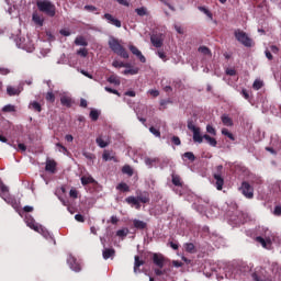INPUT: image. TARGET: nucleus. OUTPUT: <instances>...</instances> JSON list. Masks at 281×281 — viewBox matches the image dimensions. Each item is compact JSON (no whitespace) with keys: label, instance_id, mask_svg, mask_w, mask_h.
Returning <instances> with one entry per match:
<instances>
[{"label":"nucleus","instance_id":"35","mask_svg":"<svg viewBox=\"0 0 281 281\" xmlns=\"http://www.w3.org/2000/svg\"><path fill=\"white\" fill-rule=\"evenodd\" d=\"M183 159H188L189 161H195L196 160V156H194V153L192 151H187L182 155Z\"/></svg>","mask_w":281,"mask_h":281},{"label":"nucleus","instance_id":"63","mask_svg":"<svg viewBox=\"0 0 281 281\" xmlns=\"http://www.w3.org/2000/svg\"><path fill=\"white\" fill-rule=\"evenodd\" d=\"M0 74L1 76H8V74H10V69L0 67Z\"/></svg>","mask_w":281,"mask_h":281},{"label":"nucleus","instance_id":"64","mask_svg":"<svg viewBox=\"0 0 281 281\" xmlns=\"http://www.w3.org/2000/svg\"><path fill=\"white\" fill-rule=\"evenodd\" d=\"M154 271L156 276H164V273H166V271L161 270V268H156Z\"/></svg>","mask_w":281,"mask_h":281},{"label":"nucleus","instance_id":"9","mask_svg":"<svg viewBox=\"0 0 281 281\" xmlns=\"http://www.w3.org/2000/svg\"><path fill=\"white\" fill-rule=\"evenodd\" d=\"M150 42L154 45V47H162L164 46V37L161 36V34H153L150 36Z\"/></svg>","mask_w":281,"mask_h":281},{"label":"nucleus","instance_id":"47","mask_svg":"<svg viewBox=\"0 0 281 281\" xmlns=\"http://www.w3.org/2000/svg\"><path fill=\"white\" fill-rule=\"evenodd\" d=\"M149 133H151L153 135H155V137H161V132H159V130L155 128V127H149Z\"/></svg>","mask_w":281,"mask_h":281},{"label":"nucleus","instance_id":"57","mask_svg":"<svg viewBox=\"0 0 281 281\" xmlns=\"http://www.w3.org/2000/svg\"><path fill=\"white\" fill-rule=\"evenodd\" d=\"M123 66H124V61L114 60V61L112 63V67H115L116 69H117V68H121V67H123Z\"/></svg>","mask_w":281,"mask_h":281},{"label":"nucleus","instance_id":"59","mask_svg":"<svg viewBox=\"0 0 281 281\" xmlns=\"http://www.w3.org/2000/svg\"><path fill=\"white\" fill-rule=\"evenodd\" d=\"M257 243H260V245H262V247H267V241L265 240V238L258 236L256 237Z\"/></svg>","mask_w":281,"mask_h":281},{"label":"nucleus","instance_id":"1","mask_svg":"<svg viewBox=\"0 0 281 281\" xmlns=\"http://www.w3.org/2000/svg\"><path fill=\"white\" fill-rule=\"evenodd\" d=\"M108 45L110 49H112V52L117 56H120L121 58H125V59L128 58V52L126 50V48H124V46H122L119 38L111 36L109 38Z\"/></svg>","mask_w":281,"mask_h":281},{"label":"nucleus","instance_id":"3","mask_svg":"<svg viewBox=\"0 0 281 281\" xmlns=\"http://www.w3.org/2000/svg\"><path fill=\"white\" fill-rule=\"evenodd\" d=\"M234 36L236 41H238V43L244 45V47H254V40H251V37H249V35L245 33V31L237 29L234 32Z\"/></svg>","mask_w":281,"mask_h":281},{"label":"nucleus","instance_id":"53","mask_svg":"<svg viewBox=\"0 0 281 281\" xmlns=\"http://www.w3.org/2000/svg\"><path fill=\"white\" fill-rule=\"evenodd\" d=\"M171 142L175 144V146H181V138H179V136H173Z\"/></svg>","mask_w":281,"mask_h":281},{"label":"nucleus","instance_id":"42","mask_svg":"<svg viewBox=\"0 0 281 281\" xmlns=\"http://www.w3.org/2000/svg\"><path fill=\"white\" fill-rule=\"evenodd\" d=\"M184 249H186V251H188V254H194V251H196V248L194 247V244H192V243L186 244Z\"/></svg>","mask_w":281,"mask_h":281},{"label":"nucleus","instance_id":"58","mask_svg":"<svg viewBox=\"0 0 281 281\" xmlns=\"http://www.w3.org/2000/svg\"><path fill=\"white\" fill-rule=\"evenodd\" d=\"M75 220L78 222V223H85V216L82 214H76L75 215Z\"/></svg>","mask_w":281,"mask_h":281},{"label":"nucleus","instance_id":"31","mask_svg":"<svg viewBox=\"0 0 281 281\" xmlns=\"http://www.w3.org/2000/svg\"><path fill=\"white\" fill-rule=\"evenodd\" d=\"M203 137L207 142V144H210V146L216 147V145L218 144L216 142V138H214V137H212V136H210L207 134L203 135Z\"/></svg>","mask_w":281,"mask_h":281},{"label":"nucleus","instance_id":"56","mask_svg":"<svg viewBox=\"0 0 281 281\" xmlns=\"http://www.w3.org/2000/svg\"><path fill=\"white\" fill-rule=\"evenodd\" d=\"M157 54H158L159 58L161 60H164V63H166V60H168V58L166 57V53L164 50H158Z\"/></svg>","mask_w":281,"mask_h":281},{"label":"nucleus","instance_id":"32","mask_svg":"<svg viewBox=\"0 0 281 281\" xmlns=\"http://www.w3.org/2000/svg\"><path fill=\"white\" fill-rule=\"evenodd\" d=\"M222 135L228 137V139H231L232 142H236V137L227 128H222Z\"/></svg>","mask_w":281,"mask_h":281},{"label":"nucleus","instance_id":"52","mask_svg":"<svg viewBox=\"0 0 281 281\" xmlns=\"http://www.w3.org/2000/svg\"><path fill=\"white\" fill-rule=\"evenodd\" d=\"M104 90L108 91V93H113L114 95H119V98H120V95H121L117 90L112 89V88H110V87H105Z\"/></svg>","mask_w":281,"mask_h":281},{"label":"nucleus","instance_id":"14","mask_svg":"<svg viewBox=\"0 0 281 281\" xmlns=\"http://www.w3.org/2000/svg\"><path fill=\"white\" fill-rule=\"evenodd\" d=\"M125 201L128 205H134L136 210H142V204L139 203V200L137 198L131 195V196H127Z\"/></svg>","mask_w":281,"mask_h":281},{"label":"nucleus","instance_id":"26","mask_svg":"<svg viewBox=\"0 0 281 281\" xmlns=\"http://www.w3.org/2000/svg\"><path fill=\"white\" fill-rule=\"evenodd\" d=\"M222 123L224 124V126H234V121L226 114L222 115Z\"/></svg>","mask_w":281,"mask_h":281},{"label":"nucleus","instance_id":"28","mask_svg":"<svg viewBox=\"0 0 281 281\" xmlns=\"http://www.w3.org/2000/svg\"><path fill=\"white\" fill-rule=\"evenodd\" d=\"M108 82H110V85H116V87H120L121 81H120V77L112 75L108 78Z\"/></svg>","mask_w":281,"mask_h":281},{"label":"nucleus","instance_id":"19","mask_svg":"<svg viewBox=\"0 0 281 281\" xmlns=\"http://www.w3.org/2000/svg\"><path fill=\"white\" fill-rule=\"evenodd\" d=\"M102 256L104 260H109V258H114L115 257V250L113 248H105L102 251Z\"/></svg>","mask_w":281,"mask_h":281},{"label":"nucleus","instance_id":"15","mask_svg":"<svg viewBox=\"0 0 281 281\" xmlns=\"http://www.w3.org/2000/svg\"><path fill=\"white\" fill-rule=\"evenodd\" d=\"M143 265H146V261L139 259V256L134 257V273H142V270L139 267H143Z\"/></svg>","mask_w":281,"mask_h":281},{"label":"nucleus","instance_id":"39","mask_svg":"<svg viewBox=\"0 0 281 281\" xmlns=\"http://www.w3.org/2000/svg\"><path fill=\"white\" fill-rule=\"evenodd\" d=\"M157 161H159L158 158H145V164L146 166H148L149 168H153L154 164H157Z\"/></svg>","mask_w":281,"mask_h":281},{"label":"nucleus","instance_id":"55","mask_svg":"<svg viewBox=\"0 0 281 281\" xmlns=\"http://www.w3.org/2000/svg\"><path fill=\"white\" fill-rule=\"evenodd\" d=\"M2 111H4V113H12V111H14V105H4Z\"/></svg>","mask_w":281,"mask_h":281},{"label":"nucleus","instance_id":"7","mask_svg":"<svg viewBox=\"0 0 281 281\" xmlns=\"http://www.w3.org/2000/svg\"><path fill=\"white\" fill-rule=\"evenodd\" d=\"M67 262H68L70 269L72 271H75L76 273H78L82 270V267L79 265L78 259H76V257H74V256L70 255L67 258Z\"/></svg>","mask_w":281,"mask_h":281},{"label":"nucleus","instance_id":"60","mask_svg":"<svg viewBox=\"0 0 281 281\" xmlns=\"http://www.w3.org/2000/svg\"><path fill=\"white\" fill-rule=\"evenodd\" d=\"M56 146L59 148V153H67V147H65L63 144L57 143Z\"/></svg>","mask_w":281,"mask_h":281},{"label":"nucleus","instance_id":"10","mask_svg":"<svg viewBox=\"0 0 281 281\" xmlns=\"http://www.w3.org/2000/svg\"><path fill=\"white\" fill-rule=\"evenodd\" d=\"M103 19H105L108 23H110L111 25H114L115 27H122V21L115 19L113 15H111V13H105L103 15Z\"/></svg>","mask_w":281,"mask_h":281},{"label":"nucleus","instance_id":"51","mask_svg":"<svg viewBox=\"0 0 281 281\" xmlns=\"http://www.w3.org/2000/svg\"><path fill=\"white\" fill-rule=\"evenodd\" d=\"M85 10H87V12H97L98 8L91 4H87L85 5Z\"/></svg>","mask_w":281,"mask_h":281},{"label":"nucleus","instance_id":"40","mask_svg":"<svg viewBox=\"0 0 281 281\" xmlns=\"http://www.w3.org/2000/svg\"><path fill=\"white\" fill-rule=\"evenodd\" d=\"M102 158L103 161H113V159H115V157L111 156V153H109V150H104Z\"/></svg>","mask_w":281,"mask_h":281},{"label":"nucleus","instance_id":"29","mask_svg":"<svg viewBox=\"0 0 281 281\" xmlns=\"http://www.w3.org/2000/svg\"><path fill=\"white\" fill-rule=\"evenodd\" d=\"M171 177H172L171 181H172L173 186H177L178 188H181L183 186V182H181L180 176L172 175Z\"/></svg>","mask_w":281,"mask_h":281},{"label":"nucleus","instance_id":"37","mask_svg":"<svg viewBox=\"0 0 281 281\" xmlns=\"http://www.w3.org/2000/svg\"><path fill=\"white\" fill-rule=\"evenodd\" d=\"M198 52H200V54H203L204 56H212V50H210L207 46H200L198 48Z\"/></svg>","mask_w":281,"mask_h":281},{"label":"nucleus","instance_id":"49","mask_svg":"<svg viewBox=\"0 0 281 281\" xmlns=\"http://www.w3.org/2000/svg\"><path fill=\"white\" fill-rule=\"evenodd\" d=\"M78 56H82V58H87L89 52L87 50V48H80L78 52H77Z\"/></svg>","mask_w":281,"mask_h":281},{"label":"nucleus","instance_id":"11","mask_svg":"<svg viewBox=\"0 0 281 281\" xmlns=\"http://www.w3.org/2000/svg\"><path fill=\"white\" fill-rule=\"evenodd\" d=\"M130 52L138 58L142 63H146V57L142 54V50L137 49V46L130 45Z\"/></svg>","mask_w":281,"mask_h":281},{"label":"nucleus","instance_id":"24","mask_svg":"<svg viewBox=\"0 0 281 281\" xmlns=\"http://www.w3.org/2000/svg\"><path fill=\"white\" fill-rule=\"evenodd\" d=\"M29 106H30V109H32L36 113H41V111H43V106L37 101L31 102Z\"/></svg>","mask_w":281,"mask_h":281},{"label":"nucleus","instance_id":"23","mask_svg":"<svg viewBox=\"0 0 281 281\" xmlns=\"http://www.w3.org/2000/svg\"><path fill=\"white\" fill-rule=\"evenodd\" d=\"M75 45L81 46V47H87L89 43L83 36H77L75 40Z\"/></svg>","mask_w":281,"mask_h":281},{"label":"nucleus","instance_id":"12","mask_svg":"<svg viewBox=\"0 0 281 281\" xmlns=\"http://www.w3.org/2000/svg\"><path fill=\"white\" fill-rule=\"evenodd\" d=\"M193 133V142L195 144H203L204 137L201 135V127H195L192 130Z\"/></svg>","mask_w":281,"mask_h":281},{"label":"nucleus","instance_id":"54","mask_svg":"<svg viewBox=\"0 0 281 281\" xmlns=\"http://www.w3.org/2000/svg\"><path fill=\"white\" fill-rule=\"evenodd\" d=\"M69 196H70V199H78V190L71 189L69 191Z\"/></svg>","mask_w":281,"mask_h":281},{"label":"nucleus","instance_id":"34","mask_svg":"<svg viewBox=\"0 0 281 281\" xmlns=\"http://www.w3.org/2000/svg\"><path fill=\"white\" fill-rule=\"evenodd\" d=\"M123 175H128V177H133V167L130 165H125L122 168Z\"/></svg>","mask_w":281,"mask_h":281},{"label":"nucleus","instance_id":"16","mask_svg":"<svg viewBox=\"0 0 281 281\" xmlns=\"http://www.w3.org/2000/svg\"><path fill=\"white\" fill-rule=\"evenodd\" d=\"M21 91H23V87H20V88H14L12 86H8L7 87V93L8 95H20L21 94Z\"/></svg>","mask_w":281,"mask_h":281},{"label":"nucleus","instance_id":"38","mask_svg":"<svg viewBox=\"0 0 281 281\" xmlns=\"http://www.w3.org/2000/svg\"><path fill=\"white\" fill-rule=\"evenodd\" d=\"M33 21L36 23V25H40L42 27L44 20L38 15L37 13H33Z\"/></svg>","mask_w":281,"mask_h":281},{"label":"nucleus","instance_id":"44","mask_svg":"<svg viewBox=\"0 0 281 281\" xmlns=\"http://www.w3.org/2000/svg\"><path fill=\"white\" fill-rule=\"evenodd\" d=\"M198 9L200 10V12H203V14H206V16H207L209 19H212V18H213L212 12H211L207 8H205V7H199Z\"/></svg>","mask_w":281,"mask_h":281},{"label":"nucleus","instance_id":"50","mask_svg":"<svg viewBox=\"0 0 281 281\" xmlns=\"http://www.w3.org/2000/svg\"><path fill=\"white\" fill-rule=\"evenodd\" d=\"M206 133H209L210 135H216V128L209 124L206 125Z\"/></svg>","mask_w":281,"mask_h":281},{"label":"nucleus","instance_id":"20","mask_svg":"<svg viewBox=\"0 0 281 281\" xmlns=\"http://www.w3.org/2000/svg\"><path fill=\"white\" fill-rule=\"evenodd\" d=\"M133 225L135 229H146L148 227V224L142 220H134Z\"/></svg>","mask_w":281,"mask_h":281},{"label":"nucleus","instance_id":"33","mask_svg":"<svg viewBox=\"0 0 281 281\" xmlns=\"http://www.w3.org/2000/svg\"><path fill=\"white\" fill-rule=\"evenodd\" d=\"M89 115L92 122H98V120L100 119V111L91 110Z\"/></svg>","mask_w":281,"mask_h":281},{"label":"nucleus","instance_id":"13","mask_svg":"<svg viewBox=\"0 0 281 281\" xmlns=\"http://www.w3.org/2000/svg\"><path fill=\"white\" fill-rule=\"evenodd\" d=\"M1 190V198L7 202L10 203V189L3 183L0 184Z\"/></svg>","mask_w":281,"mask_h":281},{"label":"nucleus","instance_id":"45","mask_svg":"<svg viewBox=\"0 0 281 281\" xmlns=\"http://www.w3.org/2000/svg\"><path fill=\"white\" fill-rule=\"evenodd\" d=\"M187 127L189 131H194L195 128H198L196 125H194V120H192V119L188 120Z\"/></svg>","mask_w":281,"mask_h":281},{"label":"nucleus","instance_id":"62","mask_svg":"<svg viewBox=\"0 0 281 281\" xmlns=\"http://www.w3.org/2000/svg\"><path fill=\"white\" fill-rule=\"evenodd\" d=\"M226 76H236V69L227 68L226 69Z\"/></svg>","mask_w":281,"mask_h":281},{"label":"nucleus","instance_id":"17","mask_svg":"<svg viewBox=\"0 0 281 281\" xmlns=\"http://www.w3.org/2000/svg\"><path fill=\"white\" fill-rule=\"evenodd\" d=\"M60 103L63 106H66L67 109H71V104H74V99H71V97H68V95H63L60 98Z\"/></svg>","mask_w":281,"mask_h":281},{"label":"nucleus","instance_id":"41","mask_svg":"<svg viewBox=\"0 0 281 281\" xmlns=\"http://www.w3.org/2000/svg\"><path fill=\"white\" fill-rule=\"evenodd\" d=\"M261 87H263V83L260 79L254 81L252 89H255V91H260Z\"/></svg>","mask_w":281,"mask_h":281},{"label":"nucleus","instance_id":"36","mask_svg":"<svg viewBox=\"0 0 281 281\" xmlns=\"http://www.w3.org/2000/svg\"><path fill=\"white\" fill-rule=\"evenodd\" d=\"M95 143L100 148H106V146H109V143L104 140L101 136L97 137Z\"/></svg>","mask_w":281,"mask_h":281},{"label":"nucleus","instance_id":"46","mask_svg":"<svg viewBox=\"0 0 281 281\" xmlns=\"http://www.w3.org/2000/svg\"><path fill=\"white\" fill-rule=\"evenodd\" d=\"M136 14H138V16H146L147 12H146V8L142 7L138 9H135Z\"/></svg>","mask_w":281,"mask_h":281},{"label":"nucleus","instance_id":"22","mask_svg":"<svg viewBox=\"0 0 281 281\" xmlns=\"http://www.w3.org/2000/svg\"><path fill=\"white\" fill-rule=\"evenodd\" d=\"M91 183H97L95 179L91 176H82L81 177V186H89Z\"/></svg>","mask_w":281,"mask_h":281},{"label":"nucleus","instance_id":"4","mask_svg":"<svg viewBox=\"0 0 281 281\" xmlns=\"http://www.w3.org/2000/svg\"><path fill=\"white\" fill-rule=\"evenodd\" d=\"M223 166L218 165L216 167V172L213 173V179H215V188L216 190H223V186H225V179H223Z\"/></svg>","mask_w":281,"mask_h":281},{"label":"nucleus","instance_id":"61","mask_svg":"<svg viewBox=\"0 0 281 281\" xmlns=\"http://www.w3.org/2000/svg\"><path fill=\"white\" fill-rule=\"evenodd\" d=\"M274 216H281V205H277L273 211Z\"/></svg>","mask_w":281,"mask_h":281},{"label":"nucleus","instance_id":"2","mask_svg":"<svg viewBox=\"0 0 281 281\" xmlns=\"http://www.w3.org/2000/svg\"><path fill=\"white\" fill-rule=\"evenodd\" d=\"M36 7L40 12L47 14V16H56V5L49 0H37Z\"/></svg>","mask_w":281,"mask_h":281},{"label":"nucleus","instance_id":"21","mask_svg":"<svg viewBox=\"0 0 281 281\" xmlns=\"http://www.w3.org/2000/svg\"><path fill=\"white\" fill-rule=\"evenodd\" d=\"M26 224L27 227H30L31 229H34V232H38V229H41V226H38V224H36V221H34V218H26Z\"/></svg>","mask_w":281,"mask_h":281},{"label":"nucleus","instance_id":"48","mask_svg":"<svg viewBox=\"0 0 281 281\" xmlns=\"http://www.w3.org/2000/svg\"><path fill=\"white\" fill-rule=\"evenodd\" d=\"M83 157H86V159H89L90 161H93V159H95V156L89 151H82Z\"/></svg>","mask_w":281,"mask_h":281},{"label":"nucleus","instance_id":"5","mask_svg":"<svg viewBox=\"0 0 281 281\" xmlns=\"http://www.w3.org/2000/svg\"><path fill=\"white\" fill-rule=\"evenodd\" d=\"M239 190L241 191V194H244V196H246V199H254V187H251V184H249V182L244 181L241 183Z\"/></svg>","mask_w":281,"mask_h":281},{"label":"nucleus","instance_id":"6","mask_svg":"<svg viewBox=\"0 0 281 281\" xmlns=\"http://www.w3.org/2000/svg\"><path fill=\"white\" fill-rule=\"evenodd\" d=\"M153 263L158 267V269H164L166 265V257L161 254L154 252L151 257Z\"/></svg>","mask_w":281,"mask_h":281},{"label":"nucleus","instance_id":"8","mask_svg":"<svg viewBox=\"0 0 281 281\" xmlns=\"http://www.w3.org/2000/svg\"><path fill=\"white\" fill-rule=\"evenodd\" d=\"M138 203H150V193L148 191H136Z\"/></svg>","mask_w":281,"mask_h":281},{"label":"nucleus","instance_id":"25","mask_svg":"<svg viewBox=\"0 0 281 281\" xmlns=\"http://www.w3.org/2000/svg\"><path fill=\"white\" fill-rule=\"evenodd\" d=\"M124 76H137L139 74V68L134 67V68H127L123 71Z\"/></svg>","mask_w":281,"mask_h":281},{"label":"nucleus","instance_id":"27","mask_svg":"<svg viewBox=\"0 0 281 281\" xmlns=\"http://www.w3.org/2000/svg\"><path fill=\"white\" fill-rule=\"evenodd\" d=\"M116 190H119L120 192H131V187H128L126 182H121L116 186Z\"/></svg>","mask_w":281,"mask_h":281},{"label":"nucleus","instance_id":"30","mask_svg":"<svg viewBox=\"0 0 281 281\" xmlns=\"http://www.w3.org/2000/svg\"><path fill=\"white\" fill-rule=\"evenodd\" d=\"M46 102H50V104H54L56 102V94H54L53 91H48L45 95Z\"/></svg>","mask_w":281,"mask_h":281},{"label":"nucleus","instance_id":"43","mask_svg":"<svg viewBox=\"0 0 281 281\" xmlns=\"http://www.w3.org/2000/svg\"><path fill=\"white\" fill-rule=\"evenodd\" d=\"M116 236H119V238H126V236H128V228L119 229Z\"/></svg>","mask_w":281,"mask_h":281},{"label":"nucleus","instance_id":"18","mask_svg":"<svg viewBox=\"0 0 281 281\" xmlns=\"http://www.w3.org/2000/svg\"><path fill=\"white\" fill-rule=\"evenodd\" d=\"M56 160H48L46 161V166H45V170L46 172H52L54 175V172H56Z\"/></svg>","mask_w":281,"mask_h":281}]
</instances>
